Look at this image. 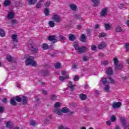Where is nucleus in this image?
I'll use <instances>...</instances> for the list:
<instances>
[{
  "label": "nucleus",
  "instance_id": "1",
  "mask_svg": "<svg viewBox=\"0 0 129 129\" xmlns=\"http://www.w3.org/2000/svg\"><path fill=\"white\" fill-rule=\"evenodd\" d=\"M26 64L28 66L29 65H32L33 67H36L37 66V63L36 61H34V57L31 56H29L26 60Z\"/></svg>",
  "mask_w": 129,
  "mask_h": 129
},
{
  "label": "nucleus",
  "instance_id": "2",
  "mask_svg": "<svg viewBox=\"0 0 129 129\" xmlns=\"http://www.w3.org/2000/svg\"><path fill=\"white\" fill-rule=\"evenodd\" d=\"M52 19L54 22L57 23H61V22H62V17L57 14L53 15Z\"/></svg>",
  "mask_w": 129,
  "mask_h": 129
},
{
  "label": "nucleus",
  "instance_id": "3",
  "mask_svg": "<svg viewBox=\"0 0 129 129\" xmlns=\"http://www.w3.org/2000/svg\"><path fill=\"white\" fill-rule=\"evenodd\" d=\"M56 35H51L48 36V40L52 42L53 44H55L56 42H58V40L56 39Z\"/></svg>",
  "mask_w": 129,
  "mask_h": 129
},
{
  "label": "nucleus",
  "instance_id": "4",
  "mask_svg": "<svg viewBox=\"0 0 129 129\" xmlns=\"http://www.w3.org/2000/svg\"><path fill=\"white\" fill-rule=\"evenodd\" d=\"M121 106V103L120 102H115L113 103L112 106L113 108L116 109V108H119L120 106Z\"/></svg>",
  "mask_w": 129,
  "mask_h": 129
},
{
  "label": "nucleus",
  "instance_id": "5",
  "mask_svg": "<svg viewBox=\"0 0 129 129\" xmlns=\"http://www.w3.org/2000/svg\"><path fill=\"white\" fill-rule=\"evenodd\" d=\"M107 14V8H104L102 10L100 13V15L101 17H105Z\"/></svg>",
  "mask_w": 129,
  "mask_h": 129
},
{
  "label": "nucleus",
  "instance_id": "6",
  "mask_svg": "<svg viewBox=\"0 0 129 129\" xmlns=\"http://www.w3.org/2000/svg\"><path fill=\"white\" fill-rule=\"evenodd\" d=\"M54 113H57L58 115H63V112L62 111V109H55L54 110Z\"/></svg>",
  "mask_w": 129,
  "mask_h": 129
},
{
  "label": "nucleus",
  "instance_id": "7",
  "mask_svg": "<svg viewBox=\"0 0 129 129\" xmlns=\"http://www.w3.org/2000/svg\"><path fill=\"white\" fill-rule=\"evenodd\" d=\"M85 51H87V48H86L85 46H82L80 47V48L78 50L79 53H84Z\"/></svg>",
  "mask_w": 129,
  "mask_h": 129
},
{
  "label": "nucleus",
  "instance_id": "8",
  "mask_svg": "<svg viewBox=\"0 0 129 129\" xmlns=\"http://www.w3.org/2000/svg\"><path fill=\"white\" fill-rule=\"evenodd\" d=\"M106 47V43L105 42H103L100 43L98 46V49L100 50L102 49L103 48H105Z\"/></svg>",
  "mask_w": 129,
  "mask_h": 129
},
{
  "label": "nucleus",
  "instance_id": "9",
  "mask_svg": "<svg viewBox=\"0 0 129 129\" xmlns=\"http://www.w3.org/2000/svg\"><path fill=\"white\" fill-rule=\"evenodd\" d=\"M116 32L117 33H123L124 32V30L122 29V27L120 26H117L116 27Z\"/></svg>",
  "mask_w": 129,
  "mask_h": 129
},
{
  "label": "nucleus",
  "instance_id": "10",
  "mask_svg": "<svg viewBox=\"0 0 129 129\" xmlns=\"http://www.w3.org/2000/svg\"><path fill=\"white\" fill-rule=\"evenodd\" d=\"M79 97L81 100H86L87 99V95L84 94H80L79 95Z\"/></svg>",
  "mask_w": 129,
  "mask_h": 129
},
{
  "label": "nucleus",
  "instance_id": "11",
  "mask_svg": "<svg viewBox=\"0 0 129 129\" xmlns=\"http://www.w3.org/2000/svg\"><path fill=\"white\" fill-rule=\"evenodd\" d=\"M115 70H121L123 68V66L121 63H119L115 67Z\"/></svg>",
  "mask_w": 129,
  "mask_h": 129
},
{
  "label": "nucleus",
  "instance_id": "12",
  "mask_svg": "<svg viewBox=\"0 0 129 129\" xmlns=\"http://www.w3.org/2000/svg\"><path fill=\"white\" fill-rule=\"evenodd\" d=\"M69 39L70 41H74V40H76V36L74 34H69Z\"/></svg>",
  "mask_w": 129,
  "mask_h": 129
},
{
  "label": "nucleus",
  "instance_id": "13",
  "mask_svg": "<svg viewBox=\"0 0 129 129\" xmlns=\"http://www.w3.org/2000/svg\"><path fill=\"white\" fill-rule=\"evenodd\" d=\"M11 38L13 42L18 43V35H17V34H13Z\"/></svg>",
  "mask_w": 129,
  "mask_h": 129
},
{
  "label": "nucleus",
  "instance_id": "14",
  "mask_svg": "<svg viewBox=\"0 0 129 129\" xmlns=\"http://www.w3.org/2000/svg\"><path fill=\"white\" fill-rule=\"evenodd\" d=\"M21 98H22L21 101H22V103L24 104H27V103L28 102V98H27V96H23Z\"/></svg>",
  "mask_w": 129,
  "mask_h": 129
},
{
  "label": "nucleus",
  "instance_id": "15",
  "mask_svg": "<svg viewBox=\"0 0 129 129\" xmlns=\"http://www.w3.org/2000/svg\"><path fill=\"white\" fill-rule=\"evenodd\" d=\"M15 17V15H14V13L10 12H9L8 15V18L9 19V20H13V18Z\"/></svg>",
  "mask_w": 129,
  "mask_h": 129
},
{
  "label": "nucleus",
  "instance_id": "16",
  "mask_svg": "<svg viewBox=\"0 0 129 129\" xmlns=\"http://www.w3.org/2000/svg\"><path fill=\"white\" fill-rule=\"evenodd\" d=\"M62 113H68V112H70V110L69 108L65 107L62 108L61 109Z\"/></svg>",
  "mask_w": 129,
  "mask_h": 129
},
{
  "label": "nucleus",
  "instance_id": "17",
  "mask_svg": "<svg viewBox=\"0 0 129 129\" xmlns=\"http://www.w3.org/2000/svg\"><path fill=\"white\" fill-rule=\"evenodd\" d=\"M41 48L43 49V50H48L49 48V45H48L47 43H43Z\"/></svg>",
  "mask_w": 129,
  "mask_h": 129
},
{
  "label": "nucleus",
  "instance_id": "18",
  "mask_svg": "<svg viewBox=\"0 0 129 129\" xmlns=\"http://www.w3.org/2000/svg\"><path fill=\"white\" fill-rule=\"evenodd\" d=\"M57 96L54 94L50 95V100L52 101H55L57 99Z\"/></svg>",
  "mask_w": 129,
  "mask_h": 129
},
{
  "label": "nucleus",
  "instance_id": "19",
  "mask_svg": "<svg viewBox=\"0 0 129 129\" xmlns=\"http://www.w3.org/2000/svg\"><path fill=\"white\" fill-rule=\"evenodd\" d=\"M68 86L70 87V88H71V91H73V90H74V85L72 83V82H69Z\"/></svg>",
  "mask_w": 129,
  "mask_h": 129
},
{
  "label": "nucleus",
  "instance_id": "20",
  "mask_svg": "<svg viewBox=\"0 0 129 129\" xmlns=\"http://www.w3.org/2000/svg\"><path fill=\"white\" fill-rule=\"evenodd\" d=\"M70 8H71V10L76 12L77 11V6L74 4H72L70 6Z\"/></svg>",
  "mask_w": 129,
  "mask_h": 129
},
{
  "label": "nucleus",
  "instance_id": "21",
  "mask_svg": "<svg viewBox=\"0 0 129 129\" xmlns=\"http://www.w3.org/2000/svg\"><path fill=\"white\" fill-rule=\"evenodd\" d=\"M106 73L108 75H113V73L112 72V69L109 68L106 71Z\"/></svg>",
  "mask_w": 129,
  "mask_h": 129
},
{
  "label": "nucleus",
  "instance_id": "22",
  "mask_svg": "<svg viewBox=\"0 0 129 129\" xmlns=\"http://www.w3.org/2000/svg\"><path fill=\"white\" fill-rule=\"evenodd\" d=\"M48 24L49 27H50L51 28H53V27H55V26H56V24L53 21H49Z\"/></svg>",
  "mask_w": 129,
  "mask_h": 129
},
{
  "label": "nucleus",
  "instance_id": "23",
  "mask_svg": "<svg viewBox=\"0 0 129 129\" xmlns=\"http://www.w3.org/2000/svg\"><path fill=\"white\" fill-rule=\"evenodd\" d=\"M81 42H83V43H85L86 42V36L85 34H82L81 37Z\"/></svg>",
  "mask_w": 129,
  "mask_h": 129
},
{
  "label": "nucleus",
  "instance_id": "24",
  "mask_svg": "<svg viewBox=\"0 0 129 129\" xmlns=\"http://www.w3.org/2000/svg\"><path fill=\"white\" fill-rule=\"evenodd\" d=\"M44 13L46 17L49 16V13H50V10H49L48 8H46L44 9Z\"/></svg>",
  "mask_w": 129,
  "mask_h": 129
},
{
  "label": "nucleus",
  "instance_id": "25",
  "mask_svg": "<svg viewBox=\"0 0 129 129\" xmlns=\"http://www.w3.org/2000/svg\"><path fill=\"white\" fill-rule=\"evenodd\" d=\"M28 4L30 6H33V5H35L36 3H37V0H28Z\"/></svg>",
  "mask_w": 129,
  "mask_h": 129
},
{
  "label": "nucleus",
  "instance_id": "26",
  "mask_svg": "<svg viewBox=\"0 0 129 129\" xmlns=\"http://www.w3.org/2000/svg\"><path fill=\"white\" fill-rule=\"evenodd\" d=\"M0 36L1 37H5L6 36V33H5V31L4 29L0 28Z\"/></svg>",
  "mask_w": 129,
  "mask_h": 129
},
{
  "label": "nucleus",
  "instance_id": "27",
  "mask_svg": "<svg viewBox=\"0 0 129 129\" xmlns=\"http://www.w3.org/2000/svg\"><path fill=\"white\" fill-rule=\"evenodd\" d=\"M107 34L104 32L100 33L98 36L99 38H104V37H106Z\"/></svg>",
  "mask_w": 129,
  "mask_h": 129
},
{
  "label": "nucleus",
  "instance_id": "28",
  "mask_svg": "<svg viewBox=\"0 0 129 129\" xmlns=\"http://www.w3.org/2000/svg\"><path fill=\"white\" fill-rule=\"evenodd\" d=\"M7 59L8 61H9V62H13V61H14V58L11 56V55H7Z\"/></svg>",
  "mask_w": 129,
  "mask_h": 129
},
{
  "label": "nucleus",
  "instance_id": "29",
  "mask_svg": "<svg viewBox=\"0 0 129 129\" xmlns=\"http://www.w3.org/2000/svg\"><path fill=\"white\" fill-rule=\"evenodd\" d=\"M11 5V1L10 0H6L4 2V6L5 7H8V6H10Z\"/></svg>",
  "mask_w": 129,
  "mask_h": 129
},
{
  "label": "nucleus",
  "instance_id": "30",
  "mask_svg": "<svg viewBox=\"0 0 129 129\" xmlns=\"http://www.w3.org/2000/svg\"><path fill=\"white\" fill-rule=\"evenodd\" d=\"M59 41H60V42H65V40H66V38H65V37H63V35H59Z\"/></svg>",
  "mask_w": 129,
  "mask_h": 129
},
{
  "label": "nucleus",
  "instance_id": "31",
  "mask_svg": "<svg viewBox=\"0 0 129 129\" xmlns=\"http://www.w3.org/2000/svg\"><path fill=\"white\" fill-rule=\"evenodd\" d=\"M110 120L112 122L115 121L116 120V117L114 115H112L110 117Z\"/></svg>",
  "mask_w": 129,
  "mask_h": 129
},
{
  "label": "nucleus",
  "instance_id": "32",
  "mask_svg": "<svg viewBox=\"0 0 129 129\" xmlns=\"http://www.w3.org/2000/svg\"><path fill=\"white\" fill-rule=\"evenodd\" d=\"M69 78V76H67L66 77L61 76L59 77V80H61V81H63V80H65V79H68Z\"/></svg>",
  "mask_w": 129,
  "mask_h": 129
},
{
  "label": "nucleus",
  "instance_id": "33",
  "mask_svg": "<svg viewBox=\"0 0 129 129\" xmlns=\"http://www.w3.org/2000/svg\"><path fill=\"white\" fill-rule=\"evenodd\" d=\"M11 104H12V105H17V102H16V101H15V99H12L11 100Z\"/></svg>",
  "mask_w": 129,
  "mask_h": 129
},
{
  "label": "nucleus",
  "instance_id": "34",
  "mask_svg": "<svg viewBox=\"0 0 129 129\" xmlns=\"http://www.w3.org/2000/svg\"><path fill=\"white\" fill-rule=\"evenodd\" d=\"M61 106V103L60 102H57L54 104V108H58V107H60Z\"/></svg>",
  "mask_w": 129,
  "mask_h": 129
},
{
  "label": "nucleus",
  "instance_id": "35",
  "mask_svg": "<svg viewBox=\"0 0 129 129\" xmlns=\"http://www.w3.org/2000/svg\"><path fill=\"white\" fill-rule=\"evenodd\" d=\"M6 126L8 128H12L13 127V125H12V124H11V122H7L6 123Z\"/></svg>",
  "mask_w": 129,
  "mask_h": 129
},
{
  "label": "nucleus",
  "instance_id": "36",
  "mask_svg": "<svg viewBox=\"0 0 129 129\" xmlns=\"http://www.w3.org/2000/svg\"><path fill=\"white\" fill-rule=\"evenodd\" d=\"M105 28L106 30H110L111 29L110 25H109V24H108L107 23L105 24Z\"/></svg>",
  "mask_w": 129,
  "mask_h": 129
},
{
  "label": "nucleus",
  "instance_id": "37",
  "mask_svg": "<svg viewBox=\"0 0 129 129\" xmlns=\"http://www.w3.org/2000/svg\"><path fill=\"white\" fill-rule=\"evenodd\" d=\"M74 47L75 50H77L78 51L79 50V49L80 48V47H79V45H78V44H77V43H75L74 44Z\"/></svg>",
  "mask_w": 129,
  "mask_h": 129
},
{
  "label": "nucleus",
  "instance_id": "38",
  "mask_svg": "<svg viewBox=\"0 0 129 129\" xmlns=\"http://www.w3.org/2000/svg\"><path fill=\"white\" fill-rule=\"evenodd\" d=\"M12 25H17L18 21L16 19H13L11 21Z\"/></svg>",
  "mask_w": 129,
  "mask_h": 129
},
{
  "label": "nucleus",
  "instance_id": "39",
  "mask_svg": "<svg viewBox=\"0 0 129 129\" xmlns=\"http://www.w3.org/2000/svg\"><path fill=\"white\" fill-rule=\"evenodd\" d=\"M120 119H121V121L122 122V126H124V125H125V124H126L125 119H124V118H122V117H121Z\"/></svg>",
  "mask_w": 129,
  "mask_h": 129
},
{
  "label": "nucleus",
  "instance_id": "40",
  "mask_svg": "<svg viewBox=\"0 0 129 129\" xmlns=\"http://www.w3.org/2000/svg\"><path fill=\"white\" fill-rule=\"evenodd\" d=\"M114 63L115 66H117L118 64V59L116 57L114 58Z\"/></svg>",
  "mask_w": 129,
  "mask_h": 129
},
{
  "label": "nucleus",
  "instance_id": "41",
  "mask_svg": "<svg viewBox=\"0 0 129 129\" xmlns=\"http://www.w3.org/2000/svg\"><path fill=\"white\" fill-rule=\"evenodd\" d=\"M15 99L18 102H21V101H22V98L20 96H17Z\"/></svg>",
  "mask_w": 129,
  "mask_h": 129
},
{
  "label": "nucleus",
  "instance_id": "42",
  "mask_svg": "<svg viewBox=\"0 0 129 129\" xmlns=\"http://www.w3.org/2000/svg\"><path fill=\"white\" fill-rule=\"evenodd\" d=\"M61 63H60L59 62L56 63L55 64V68L56 69H59V68H60V67H61Z\"/></svg>",
  "mask_w": 129,
  "mask_h": 129
},
{
  "label": "nucleus",
  "instance_id": "43",
  "mask_svg": "<svg viewBox=\"0 0 129 129\" xmlns=\"http://www.w3.org/2000/svg\"><path fill=\"white\" fill-rule=\"evenodd\" d=\"M92 1L94 4H95L94 7H97V5H96L97 4H98V3L99 2V0H92Z\"/></svg>",
  "mask_w": 129,
  "mask_h": 129
},
{
  "label": "nucleus",
  "instance_id": "44",
  "mask_svg": "<svg viewBox=\"0 0 129 129\" xmlns=\"http://www.w3.org/2000/svg\"><path fill=\"white\" fill-rule=\"evenodd\" d=\"M109 86H106L104 87V90L106 92H109Z\"/></svg>",
  "mask_w": 129,
  "mask_h": 129
},
{
  "label": "nucleus",
  "instance_id": "45",
  "mask_svg": "<svg viewBox=\"0 0 129 129\" xmlns=\"http://www.w3.org/2000/svg\"><path fill=\"white\" fill-rule=\"evenodd\" d=\"M51 5V2L50 1L47 2L46 3L44 4V6L45 8H48Z\"/></svg>",
  "mask_w": 129,
  "mask_h": 129
},
{
  "label": "nucleus",
  "instance_id": "46",
  "mask_svg": "<svg viewBox=\"0 0 129 129\" xmlns=\"http://www.w3.org/2000/svg\"><path fill=\"white\" fill-rule=\"evenodd\" d=\"M41 7H42V3H41V2H38L36 4V8H37V9H40V8H41Z\"/></svg>",
  "mask_w": 129,
  "mask_h": 129
},
{
  "label": "nucleus",
  "instance_id": "47",
  "mask_svg": "<svg viewBox=\"0 0 129 129\" xmlns=\"http://www.w3.org/2000/svg\"><path fill=\"white\" fill-rule=\"evenodd\" d=\"M74 17L76 19V20H81V18L78 14H75L74 15Z\"/></svg>",
  "mask_w": 129,
  "mask_h": 129
},
{
  "label": "nucleus",
  "instance_id": "48",
  "mask_svg": "<svg viewBox=\"0 0 129 129\" xmlns=\"http://www.w3.org/2000/svg\"><path fill=\"white\" fill-rule=\"evenodd\" d=\"M108 79L111 84H115V82H114V80L112 79L111 78H109Z\"/></svg>",
  "mask_w": 129,
  "mask_h": 129
},
{
  "label": "nucleus",
  "instance_id": "49",
  "mask_svg": "<svg viewBox=\"0 0 129 129\" xmlns=\"http://www.w3.org/2000/svg\"><path fill=\"white\" fill-rule=\"evenodd\" d=\"M101 64H102V65H104V66L108 65V61L107 60L103 61L101 62Z\"/></svg>",
  "mask_w": 129,
  "mask_h": 129
},
{
  "label": "nucleus",
  "instance_id": "50",
  "mask_svg": "<svg viewBox=\"0 0 129 129\" xmlns=\"http://www.w3.org/2000/svg\"><path fill=\"white\" fill-rule=\"evenodd\" d=\"M125 48L126 51H128L129 50V43H125Z\"/></svg>",
  "mask_w": 129,
  "mask_h": 129
},
{
  "label": "nucleus",
  "instance_id": "51",
  "mask_svg": "<svg viewBox=\"0 0 129 129\" xmlns=\"http://www.w3.org/2000/svg\"><path fill=\"white\" fill-rule=\"evenodd\" d=\"M30 124L31 125H36V121H35V120L30 121Z\"/></svg>",
  "mask_w": 129,
  "mask_h": 129
},
{
  "label": "nucleus",
  "instance_id": "52",
  "mask_svg": "<svg viewBox=\"0 0 129 129\" xmlns=\"http://www.w3.org/2000/svg\"><path fill=\"white\" fill-rule=\"evenodd\" d=\"M97 49V47L96 46V45H93L91 46V50L92 51H95Z\"/></svg>",
  "mask_w": 129,
  "mask_h": 129
},
{
  "label": "nucleus",
  "instance_id": "53",
  "mask_svg": "<svg viewBox=\"0 0 129 129\" xmlns=\"http://www.w3.org/2000/svg\"><path fill=\"white\" fill-rule=\"evenodd\" d=\"M5 111V109L4 107L0 106V113H3Z\"/></svg>",
  "mask_w": 129,
  "mask_h": 129
},
{
  "label": "nucleus",
  "instance_id": "54",
  "mask_svg": "<svg viewBox=\"0 0 129 129\" xmlns=\"http://www.w3.org/2000/svg\"><path fill=\"white\" fill-rule=\"evenodd\" d=\"M42 94L44 95H47L48 94V92L46 91L45 90H42Z\"/></svg>",
  "mask_w": 129,
  "mask_h": 129
},
{
  "label": "nucleus",
  "instance_id": "55",
  "mask_svg": "<svg viewBox=\"0 0 129 129\" xmlns=\"http://www.w3.org/2000/svg\"><path fill=\"white\" fill-rule=\"evenodd\" d=\"M43 74H44V76H47V75H49V72L45 71L43 72Z\"/></svg>",
  "mask_w": 129,
  "mask_h": 129
},
{
  "label": "nucleus",
  "instance_id": "56",
  "mask_svg": "<svg viewBox=\"0 0 129 129\" xmlns=\"http://www.w3.org/2000/svg\"><path fill=\"white\" fill-rule=\"evenodd\" d=\"M32 51L34 52V53H38V52H39V49H38V48H35L32 50Z\"/></svg>",
  "mask_w": 129,
  "mask_h": 129
},
{
  "label": "nucleus",
  "instance_id": "57",
  "mask_svg": "<svg viewBox=\"0 0 129 129\" xmlns=\"http://www.w3.org/2000/svg\"><path fill=\"white\" fill-rule=\"evenodd\" d=\"M74 80L75 81H78V80H79V77L78 76H75Z\"/></svg>",
  "mask_w": 129,
  "mask_h": 129
},
{
  "label": "nucleus",
  "instance_id": "58",
  "mask_svg": "<svg viewBox=\"0 0 129 129\" xmlns=\"http://www.w3.org/2000/svg\"><path fill=\"white\" fill-rule=\"evenodd\" d=\"M102 82L103 84H105V83H106V82H107L106 81V78H103V79L102 80Z\"/></svg>",
  "mask_w": 129,
  "mask_h": 129
},
{
  "label": "nucleus",
  "instance_id": "59",
  "mask_svg": "<svg viewBox=\"0 0 129 129\" xmlns=\"http://www.w3.org/2000/svg\"><path fill=\"white\" fill-rule=\"evenodd\" d=\"M104 54H103V53H101V52H100L99 53V57L100 58H102V57H104Z\"/></svg>",
  "mask_w": 129,
  "mask_h": 129
},
{
  "label": "nucleus",
  "instance_id": "60",
  "mask_svg": "<svg viewBox=\"0 0 129 129\" xmlns=\"http://www.w3.org/2000/svg\"><path fill=\"white\" fill-rule=\"evenodd\" d=\"M83 60H84V61H88V60H89L88 57L84 56L83 57Z\"/></svg>",
  "mask_w": 129,
  "mask_h": 129
},
{
  "label": "nucleus",
  "instance_id": "61",
  "mask_svg": "<svg viewBox=\"0 0 129 129\" xmlns=\"http://www.w3.org/2000/svg\"><path fill=\"white\" fill-rule=\"evenodd\" d=\"M67 74V72L61 71V75H63V76H65V75Z\"/></svg>",
  "mask_w": 129,
  "mask_h": 129
},
{
  "label": "nucleus",
  "instance_id": "62",
  "mask_svg": "<svg viewBox=\"0 0 129 129\" xmlns=\"http://www.w3.org/2000/svg\"><path fill=\"white\" fill-rule=\"evenodd\" d=\"M40 85L44 87L46 86V84L44 82H40Z\"/></svg>",
  "mask_w": 129,
  "mask_h": 129
},
{
  "label": "nucleus",
  "instance_id": "63",
  "mask_svg": "<svg viewBox=\"0 0 129 129\" xmlns=\"http://www.w3.org/2000/svg\"><path fill=\"white\" fill-rule=\"evenodd\" d=\"M78 66V65H77V64H73L72 68H73V69H76V68H77Z\"/></svg>",
  "mask_w": 129,
  "mask_h": 129
},
{
  "label": "nucleus",
  "instance_id": "64",
  "mask_svg": "<svg viewBox=\"0 0 129 129\" xmlns=\"http://www.w3.org/2000/svg\"><path fill=\"white\" fill-rule=\"evenodd\" d=\"M106 124H107V125H110V124H111V121L110 120L107 121Z\"/></svg>",
  "mask_w": 129,
  "mask_h": 129
}]
</instances>
